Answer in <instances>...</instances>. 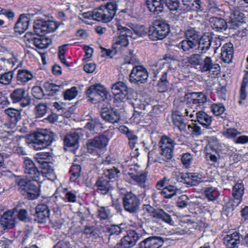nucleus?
I'll return each instance as SVG.
<instances>
[{
	"label": "nucleus",
	"mask_w": 248,
	"mask_h": 248,
	"mask_svg": "<svg viewBox=\"0 0 248 248\" xmlns=\"http://www.w3.org/2000/svg\"><path fill=\"white\" fill-rule=\"evenodd\" d=\"M13 78V73L11 71L3 72L0 76V83L3 85L9 84Z\"/></svg>",
	"instance_id": "nucleus-46"
},
{
	"label": "nucleus",
	"mask_w": 248,
	"mask_h": 248,
	"mask_svg": "<svg viewBox=\"0 0 248 248\" xmlns=\"http://www.w3.org/2000/svg\"><path fill=\"white\" fill-rule=\"evenodd\" d=\"M111 88L116 99L122 102L131 99L132 90L128 88L125 83L122 81L117 82L112 85Z\"/></svg>",
	"instance_id": "nucleus-8"
},
{
	"label": "nucleus",
	"mask_w": 248,
	"mask_h": 248,
	"mask_svg": "<svg viewBox=\"0 0 248 248\" xmlns=\"http://www.w3.org/2000/svg\"><path fill=\"white\" fill-rule=\"evenodd\" d=\"M170 31V27L166 21L157 19L154 21L152 26L149 29L150 38L155 41L165 38Z\"/></svg>",
	"instance_id": "nucleus-4"
},
{
	"label": "nucleus",
	"mask_w": 248,
	"mask_h": 248,
	"mask_svg": "<svg viewBox=\"0 0 248 248\" xmlns=\"http://www.w3.org/2000/svg\"><path fill=\"white\" fill-rule=\"evenodd\" d=\"M31 73L27 70H19L16 77L17 84L18 85H25L29 81L33 78Z\"/></svg>",
	"instance_id": "nucleus-31"
},
{
	"label": "nucleus",
	"mask_w": 248,
	"mask_h": 248,
	"mask_svg": "<svg viewBox=\"0 0 248 248\" xmlns=\"http://www.w3.org/2000/svg\"><path fill=\"white\" fill-rule=\"evenodd\" d=\"M62 85H57L53 83L46 82L44 84V87L48 94L54 95L60 91V88H62Z\"/></svg>",
	"instance_id": "nucleus-42"
},
{
	"label": "nucleus",
	"mask_w": 248,
	"mask_h": 248,
	"mask_svg": "<svg viewBox=\"0 0 248 248\" xmlns=\"http://www.w3.org/2000/svg\"><path fill=\"white\" fill-rule=\"evenodd\" d=\"M212 36L210 35L204 34L200 37L197 41L198 50L202 53L204 54L211 47Z\"/></svg>",
	"instance_id": "nucleus-20"
},
{
	"label": "nucleus",
	"mask_w": 248,
	"mask_h": 248,
	"mask_svg": "<svg viewBox=\"0 0 248 248\" xmlns=\"http://www.w3.org/2000/svg\"><path fill=\"white\" fill-rule=\"evenodd\" d=\"M97 212V217L101 220L108 219L110 217V211L108 207H99Z\"/></svg>",
	"instance_id": "nucleus-47"
},
{
	"label": "nucleus",
	"mask_w": 248,
	"mask_h": 248,
	"mask_svg": "<svg viewBox=\"0 0 248 248\" xmlns=\"http://www.w3.org/2000/svg\"><path fill=\"white\" fill-rule=\"evenodd\" d=\"M192 97L197 99L200 104H203L207 101L206 95L202 92H193Z\"/></svg>",
	"instance_id": "nucleus-60"
},
{
	"label": "nucleus",
	"mask_w": 248,
	"mask_h": 248,
	"mask_svg": "<svg viewBox=\"0 0 248 248\" xmlns=\"http://www.w3.org/2000/svg\"><path fill=\"white\" fill-rule=\"evenodd\" d=\"M119 173L120 171L114 167L107 170L104 174L109 179H115L118 177Z\"/></svg>",
	"instance_id": "nucleus-57"
},
{
	"label": "nucleus",
	"mask_w": 248,
	"mask_h": 248,
	"mask_svg": "<svg viewBox=\"0 0 248 248\" xmlns=\"http://www.w3.org/2000/svg\"><path fill=\"white\" fill-rule=\"evenodd\" d=\"M185 107L181 108L179 110H177L175 111L174 112H182L185 113V115H184L183 116H188L189 113H190L189 116L190 118H192L194 117V113L195 110H193V108L191 107H189L188 106V103H186L184 104Z\"/></svg>",
	"instance_id": "nucleus-55"
},
{
	"label": "nucleus",
	"mask_w": 248,
	"mask_h": 248,
	"mask_svg": "<svg viewBox=\"0 0 248 248\" xmlns=\"http://www.w3.org/2000/svg\"><path fill=\"white\" fill-rule=\"evenodd\" d=\"M127 137L129 140L130 146L131 148H134L138 141L137 136L134 133L133 131H131L130 133L127 134Z\"/></svg>",
	"instance_id": "nucleus-59"
},
{
	"label": "nucleus",
	"mask_w": 248,
	"mask_h": 248,
	"mask_svg": "<svg viewBox=\"0 0 248 248\" xmlns=\"http://www.w3.org/2000/svg\"><path fill=\"white\" fill-rule=\"evenodd\" d=\"M32 94L37 99H41L44 96L42 89L39 86H34L32 89Z\"/></svg>",
	"instance_id": "nucleus-61"
},
{
	"label": "nucleus",
	"mask_w": 248,
	"mask_h": 248,
	"mask_svg": "<svg viewBox=\"0 0 248 248\" xmlns=\"http://www.w3.org/2000/svg\"><path fill=\"white\" fill-rule=\"evenodd\" d=\"M197 46V41L187 39L182 40L177 45L178 47L186 54L193 52Z\"/></svg>",
	"instance_id": "nucleus-28"
},
{
	"label": "nucleus",
	"mask_w": 248,
	"mask_h": 248,
	"mask_svg": "<svg viewBox=\"0 0 248 248\" xmlns=\"http://www.w3.org/2000/svg\"><path fill=\"white\" fill-rule=\"evenodd\" d=\"M201 66V71L202 73L208 72L213 76H217L219 74L220 66L218 64L214 62L210 57L206 56Z\"/></svg>",
	"instance_id": "nucleus-17"
},
{
	"label": "nucleus",
	"mask_w": 248,
	"mask_h": 248,
	"mask_svg": "<svg viewBox=\"0 0 248 248\" xmlns=\"http://www.w3.org/2000/svg\"><path fill=\"white\" fill-rule=\"evenodd\" d=\"M117 10V6L115 2H111L95 9L93 11L84 13V15L92 17L94 20L108 22L114 17Z\"/></svg>",
	"instance_id": "nucleus-1"
},
{
	"label": "nucleus",
	"mask_w": 248,
	"mask_h": 248,
	"mask_svg": "<svg viewBox=\"0 0 248 248\" xmlns=\"http://www.w3.org/2000/svg\"><path fill=\"white\" fill-rule=\"evenodd\" d=\"M244 186L242 182L236 184L233 187L232 196L236 202L234 201L236 203V205H238L242 201V196L244 193Z\"/></svg>",
	"instance_id": "nucleus-34"
},
{
	"label": "nucleus",
	"mask_w": 248,
	"mask_h": 248,
	"mask_svg": "<svg viewBox=\"0 0 248 248\" xmlns=\"http://www.w3.org/2000/svg\"><path fill=\"white\" fill-rule=\"evenodd\" d=\"M146 4L151 12L158 15L164 11L165 0H147Z\"/></svg>",
	"instance_id": "nucleus-22"
},
{
	"label": "nucleus",
	"mask_w": 248,
	"mask_h": 248,
	"mask_svg": "<svg viewBox=\"0 0 248 248\" xmlns=\"http://www.w3.org/2000/svg\"><path fill=\"white\" fill-rule=\"evenodd\" d=\"M240 243L239 234L236 232L227 234L223 238V243L228 248H237Z\"/></svg>",
	"instance_id": "nucleus-23"
},
{
	"label": "nucleus",
	"mask_w": 248,
	"mask_h": 248,
	"mask_svg": "<svg viewBox=\"0 0 248 248\" xmlns=\"http://www.w3.org/2000/svg\"><path fill=\"white\" fill-rule=\"evenodd\" d=\"M187 128L189 132H191V134L193 135L199 136L202 133V130L200 126L194 123L187 125Z\"/></svg>",
	"instance_id": "nucleus-52"
},
{
	"label": "nucleus",
	"mask_w": 248,
	"mask_h": 248,
	"mask_svg": "<svg viewBox=\"0 0 248 248\" xmlns=\"http://www.w3.org/2000/svg\"><path fill=\"white\" fill-rule=\"evenodd\" d=\"M24 40L27 47L32 48L36 47L39 49L47 47L50 42L48 38L31 32H27L24 36Z\"/></svg>",
	"instance_id": "nucleus-5"
},
{
	"label": "nucleus",
	"mask_w": 248,
	"mask_h": 248,
	"mask_svg": "<svg viewBox=\"0 0 248 248\" xmlns=\"http://www.w3.org/2000/svg\"><path fill=\"white\" fill-rule=\"evenodd\" d=\"M155 218L159 219L170 225H173V221L170 215L162 209L157 208Z\"/></svg>",
	"instance_id": "nucleus-39"
},
{
	"label": "nucleus",
	"mask_w": 248,
	"mask_h": 248,
	"mask_svg": "<svg viewBox=\"0 0 248 248\" xmlns=\"http://www.w3.org/2000/svg\"><path fill=\"white\" fill-rule=\"evenodd\" d=\"M123 204L125 211L130 213H135L139 209L140 200L136 194L128 192L123 198Z\"/></svg>",
	"instance_id": "nucleus-11"
},
{
	"label": "nucleus",
	"mask_w": 248,
	"mask_h": 248,
	"mask_svg": "<svg viewBox=\"0 0 248 248\" xmlns=\"http://www.w3.org/2000/svg\"><path fill=\"white\" fill-rule=\"evenodd\" d=\"M128 174L138 185L144 187V183L147 179L146 175L144 173L139 171L135 168H131L130 169Z\"/></svg>",
	"instance_id": "nucleus-24"
},
{
	"label": "nucleus",
	"mask_w": 248,
	"mask_h": 248,
	"mask_svg": "<svg viewBox=\"0 0 248 248\" xmlns=\"http://www.w3.org/2000/svg\"><path fill=\"white\" fill-rule=\"evenodd\" d=\"M78 94L77 88L75 87H73L70 89L67 90L64 93V97L66 100H71L74 98Z\"/></svg>",
	"instance_id": "nucleus-56"
},
{
	"label": "nucleus",
	"mask_w": 248,
	"mask_h": 248,
	"mask_svg": "<svg viewBox=\"0 0 248 248\" xmlns=\"http://www.w3.org/2000/svg\"><path fill=\"white\" fill-rule=\"evenodd\" d=\"M34 220L39 223H45L49 220V212L48 206L44 203L38 204L36 207Z\"/></svg>",
	"instance_id": "nucleus-18"
},
{
	"label": "nucleus",
	"mask_w": 248,
	"mask_h": 248,
	"mask_svg": "<svg viewBox=\"0 0 248 248\" xmlns=\"http://www.w3.org/2000/svg\"><path fill=\"white\" fill-rule=\"evenodd\" d=\"M118 30L120 31V35L114 39L113 47L120 49L121 47H125L129 44L128 37L131 38L132 31L126 27L117 24Z\"/></svg>",
	"instance_id": "nucleus-13"
},
{
	"label": "nucleus",
	"mask_w": 248,
	"mask_h": 248,
	"mask_svg": "<svg viewBox=\"0 0 248 248\" xmlns=\"http://www.w3.org/2000/svg\"><path fill=\"white\" fill-rule=\"evenodd\" d=\"M187 60L188 63L192 65H202L203 61L202 53L192 54L187 58Z\"/></svg>",
	"instance_id": "nucleus-43"
},
{
	"label": "nucleus",
	"mask_w": 248,
	"mask_h": 248,
	"mask_svg": "<svg viewBox=\"0 0 248 248\" xmlns=\"http://www.w3.org/2000/svg\"><path fill=\"white\" fill-rule=\"evenodd\" d=\"M166 5L170 11H176L180 7L178 0H165Z\"/></svg>",
	"instance_id": "nucleus-54"
},
{
	"label": "nucleus",
	"mask_w": 248,
	"mask_h": 248,
	"mask_svg": "<svg viewBox=\"0 0 248 248\" xmlns=\"http://www.w3.org/2000/svg\"><path fill=\"white\" fill-rule=\"evenodd\" d=\"M185 113L182 112H173L171 115L173 125L181 131H186L187 126L182 118L185 115Z\"/></svg>",
	"instance_id": "nucleus-29"
},
{
	"label": "nucleus",
	"mask_w": 248,
	"mask_h": 248,
	"mask_svg": "<svg viewBox=\"0 0 248 248\" xmlns=\"http://www.w3.org/2000/svg\"><path fill=\"white\" fill-rule=\"evenodd\" d=\"M13 103L21 102L22 107H26L30 104L31 100L24 88H17L14 90L10 94Z\"/></svg>",
	"instance_id": "nucleus-16"
},
{
	"label": "nucleus",
	"mask_w": 248,
	"mask_h": 248,
	"mask_svg": "<svg viewBox=\"0 0 248 248\" xmlns=\"http://www.w3.org/2000/svg\"><path fill=\"white\" fill-rule=\"evenodd\" d=\"M232 22H238L242 23L244 21V15L239 12H235L231 16Z\"/></svg>",
	"instance_id": "nucleus-62"
},
{
	"label": "nucleus",
	"mask_w": 248,
	"mask_h": 248,
	"mask_svg": "<svg viewBox=\"0 0 248 248\" xmlns=\"http://www.w3.org/2000/svg\"><path fill=\"white\" fill-rule=\"evenodd\" d=\"M97 186V191L102 194H106L111 189L110 182L103 177H100L95 183Z\"/></svg>",
	"instance_id": "nucleus-32"
},
{
	"label": "nucleus",
	"mask_w": 248,
	"mask_h": 248,
	"mask_svg": "<svg viewBox=\"0 0 248 248\" xmlns=\"http://www.w3.org/2000/svg\"><path fill=\"white\" fill-rule=\"evenodd\" d=\"M197 119V121L206 128H208L212 123V118L211 116L202 111H199L194 113Z\"/></svg>",
	"instance_id": "nucleus-33"
},
{
	"label": "nucleus",
	"mask_w": 248,
	"mask_h": 248,
	"mask_svg": "<svg viewBox=\"0 0 248 248\" xmlns=\"http://www.w3.org/2000/svg\"><path fill=\"white\" fill-rule=\"evenodd\" d=\"M162 157L160 156H158L157 154L154 150L150 151L148 153V162L150 163H153L155 162L162 163Z\"/></svg>",
	"instance_id": "nucleus-53"
},
{
	"label": "nucleus",
	"mask_w": 248,
	"mask_h": 248,
	"mask_svg": "<svg viewBox=\"0 0 248 248\" xmlns=\"http://www.w3.org/2000/svg\"><path fill=\"white\" fill-rule=\"evenodd\" d=\"M182 5L180 10L184 13L190 11H197L200 9V0H182Z\"/></svg>",
	"instance_id": "nucleus-27"
},
{
	"label": "nucleus",
	"mask_w": 248,
	"mask_h": 248,
	"mask_svg": "<svg viewBox=\"0 0 248 248\" xmlns=\"http://www.w3.org/2000/svg\"><path fill=\"white\" fill-rule=\"evenodd\" d=\"M109 139L104 135H100L88 140L87 147L88 152L92 154L104 149L107 146Z\"/></svg>",
	"instance_id": "nucleus-10"
},
{
	"label": "nucleus",
	"mask_w": 248,
	"mask_h": 248,
	"mask_svg": "<svg viewBox=\"0 0 248 248\" xmlns=\"http://www.w3.org/2000/svg\"><path fill=\"white\" fill-rule=\"evenodd\" d=\"M101 116L103 120L112 124L118 123L120 120L119 114L112 109H103L101 112Z\"/></svg>",
	"instance_id": "nucleus-25"
},
{
	"label": "nucleus",
	"mask_w": 248,
	"mask_h": 248,
	"mask_svg": "<svg viewBox=\"0 0 248 248\" xmlns=\"http://www.w3.org/2000/svg\"><path fill=\"white\" fill-rule=\"evenodd\" d=\"M4 113L9 117V120L12 124L16 125L21 118L20 111L12 108L4 110Z\"/></svg>",
	"instance_id": "nucleus-35"
},
{
	"label": "nucleus",
	"mask_w": 248,
	"mask_h": 248,
	"mask_svg": "<svg viewBox=\"0 0 248 248\" xmlns=\"http://www.w3.org/2000/svg\"><path fill=\"white\" fill-rule=\"evenodd\" d=\"M89 100L104 101L107 98V92L104 87L100 84L91 86L86 91Z\"/></svg>",
	"instance_id": "nucleus-15"
},
{
	"label": "nucleus",
	"mask_w": 248,
	"mask_h": 248,
	"mask_svg": "<svg viewBox=\"0 0 248 248\" xmlns=\"http://www.w3.org/2000/svg\"><path fill=\"white\" fill-rule=\"evenodd\" d=\"M233 45L231 43H226L221 48V58L226 63H230L233 58Z\"/></svg>",
	"instance_id": "nucleus-26"
},
{
	"label": "nucleus",
	"mask_w": 248,
	"mask_h": 248,
	"mask_svg": "<svg viewBox=\"0 0 248 248\" xmlns=\"http://www.w3.org/2000/svg\"><path fill=\"white\" fill-rule=\"evenodd\" d=\"M100 127V123L97 120H91L88 122L85 126V128L87 131L91 132H96L95 130Z\"/></svg>",
	"instance_id": "nucleus-50"
},
{
	"label": "nucleus",
	"mask_w": 248,
	"mask_h": 248,
	"mask_svg": "<svg viewBox=\"0 0 248 248\" xmlns=\"http://www.w3.org/2000/svg\"><path fill=\"white\" fill-rule=\"evenodd\" d=\"M211 108L213 113L216 116H219L225 111V108L222 104H213L211 106Z\"/></svg>",
	"instance_id": "nucleus-51"
},
{
	"label": "nucleus",
	"mask_w": 248,
	"mask_h": 248,
	"mask_svg": "<svg viewBox=\"0 0 248 248\" xmlns=\"http://www.w3.org/2000/svg\"><path fill=\"white\" fill-rule=\"evenodd\" d=\"M186 39L197 41L200 38V33L195 28L188 26L184 31Z\"/></svg>",
	"instance_id": "nucleus-40"
},
{
	"label": "nucleus",
	"mask_w": 248,
	"mask_h": 248,
	"mask_svg": "<svg viewBox=\"0 0 248 248\" xmlns=\"http://www.w3.org/2000/svg\"><path fill=\"white\" fill-rule=\"evenodd\" d=\"M162 238L158 236H151L146 238L140 244V248H159L163 244Z\"/></svg>",
	"instance_id": "nucleus-21"
},
{
	"label": "nucleus",
	"mask_w": 248,
	"mask_h": 248,
	"mask_svg": "<svg viewBox=\"0 0 248 248\" xmlns=\"http://www.w3.org/2000/svg\"><path fill=\"white\" fill-rule=\"evenodd\" d=\"M79 136L76 132L71 133L65 136L64 139V143L68 147L75 146L78 143Z\"/></svg>",
	"instance_id": "nucleus-38"
},
{
	"label": "nucleus",
	"mask_w": 248,
	"mask_h": 248,
	"mask_svg": "<svg viewBox=\"0 0 248 248\" xmlns=\"http://www.w3.org/2000/svg\"><path fill=\"white\" fill-rule=\"evenodd\" d=\"M175 141L170 137L163 136L159 141L160 154L162 160L167 161L170 160L172 156Z\"/></svg>",
	"instance_id": "nucleus-7"
},
{
	"label": "nucleus",
	"mask_w": 248,
	"mask_h": 248,
	"mask_svg": "<svg viewBox=\"0 0 248 248\" xmlns=\"http://www.w3.org/2000/svg\"><path fill=\"white\" fill-rule=\"evenodd\" d=\"M192 155L188 153L184 154L181 157V161L182 163L186 166H189L192 160Z\"/></svg>",
	"instance_id": "nucleus-63"
},
{
	"label": "nucleus",
	"mask_w": 248,
	"mask_h": 248,
	"mask_svg": "<svg viewBox=\"0 0 248 248\" xmlns=\"http://www.w3.org/2000/svg\"><path fill=\"white\" fill-rule=\"evenodd\" d=\"M16 184L18 186V189L22 193H26L29 199L34 200L37 198L39 195V189L32 181L24 179L16 180Z\"/></svg>",
	"instance_id": "nucleus-6"
},
{
	"label": "nucleus",
	"mask_w": 248,
	"mask_h": 248,
	"mask_svg": "<svg viewBox=\"0 0 248 248\" xmlns=\"http://www.w3.org/2000/svg\"><path fill=\"white\" fill-rule=\"evenodd\" d=\"M23 169L26 177L33 181L40 182V177L43 176L41 171H39L33 161L29 157H24Z\"/></svg>",
	"instance_id": "nucleus-9"
},
{
	"label": "nucleus",
	"mask_w": 248,
	"mask_h": 248,
	"mask_svg": "<svg viewBox=\"0 0 248 248\" xmlns=\"http://www.w3.org/2000/svg\"><path fill=\"white\" fill-rule=\"evenodd\" d=\"M54 134L49 131L44 130L29 135L27 140L31 143L32 147L36 150H42L50 145L54 140Z\"/></svg>",
	"instance_id": "nucleus-2"
},
{
	"label": "nucleus",
	"mask_w": 248,
	"mask_h": 248,
	"mask_svg": "<svg viewBox=\"0 0 248 248\" xmlns=\"http://www.w3.org/2000/svg\"><path fill=\"white\" fill-rule=\"evenodd\" d=\"M49 156H50V153L49 152H41L38 153L36 155L35 159L39 163L44 164L46 163V162L44 161L43 160L47 158Z\"/></svg>",
	"instance_id": "nucleus-58"
},
{
	"label": "nucleus",
	"mask_w": 248,
	"mask_h": 248,
	"mask_svg": "<svg viewBox=\"0 0 248 248\" xmlns=\"http://www.w3.org/2000/svg\"><path fill=\"white\" fill-rule=\"evenodd\" d=\"M35 114L37 117H42L44 116L47 111V107L46 103H39L35 107Z\"/></svg>",
	"instance_id": "nucleus-49"
},
{
	"label": "nucleus",
	"mask_w": 248,
	"mask_h": 248,
	"mask_svg": "<svg viewBox=\"0 0 248 248\" xmlns=\"http://www.w3.org/2000/svg\"><path fill=\"white\" fill-rule=\"evenodd\" d=\"M33 28L37 35L44 36L46 33L54 31L57 27L54 21L37 19L34 22Z\"/></svg>",
	"instance_id": "nucleus-14"
},
{
	"label": "nucleus",
	"mask_w": 248,
	"mask_h": 248,
	"mask_svg": "<svg viewBox=\"0 0 248 248\" xmlns=\"http://www.w3.org/2000/svg\"><path fill=\"white\" fill-rule=\"evenodd\" d=\"M178 190L179 189L177 188L175 186L169 185L163 188L162 190L160 192V193L163 198L170 199L176 195Z\"/></svg>",
	"instance_id": "nucleus-41"
},
{
	"label": "nucleus",
	"mask_w": 248,
	"mask_h": 248,
	"mask_svg": "<svg viewBox=\"0 0 248 248\" xmlns=\"http://www.w3.org/2000/svg\"><path fill=\"white\" fill-rule=\"evenodd\" d=\"M131 100V103L133 106L135 111L140 113L139 110H145L147 106V104H145L143 101H142L140 98H134L130 99Z\"/></svg>",
	"instance_id": "nucleus-44"
},
{
	"label": "nucleus",
	"mask_w": 248,
	"mask_h": 248,
	"mask_svg": "<svg viewBox=\"0 0 248 248\" xmlns=\"http://www.w3.org/2000/svg\"><path fill=\"white\" fill-rule=\"evenodd\" d=\"M181 182L190 185L196 186L198 183V177L193 173H181L180 174Z\"/></svg>",
	"instance_id": "nucleus-37"
},
{
	"label": "nucleus",
	"mask_w": 248,
	"mask_h": 248,
	"mask_svg": "<svg viewBox=\"0 0 248 248\" xmlns=\"http://www.w3.org/2000/svg\"><path fill=\"white\" fill-rule=\"evenodd\" d=\"M209 22L211 27L217 31L226 29L227 28V23L222 18L215 16L211 17L210 18Z\"/></svg>",
	"instance_id": "nucleus-36"
},
{
	"label": "nucleus",
	"mask_w": 248,
	"mask_h": 248,
	"mask_svg": "<svg viewBox=\"0 0 248 248\" xmlns=\"http://www.w3.org/2000/svg\"><path fill=\"white\" fill-rule=\"evenodd\" d=\"M204 194L206 197L211 201L216 200L219 195L217 189L213 187H207L204 191Z\"/></svg>",
	"instance_id": "nucleus-45"
},
{
	"label": "nucleus",
	"mask_w": 248,
	"mask_h": 248,
	"mask_svg": "<svg viewBox=\"0 0 248 248\" xmlns=\"http://www.w3.org/2000/svg\"><path fill=\"white\" fill-rule=\"evenodd\" d=\"M30 19L25 14L20 15L16 22L15 29L16 32L20 34L23 33L28 28L29 25Z\"/></svg>",
	"instance_id": "nucleus-30"
},
{
	"label": "nucleus",
	"mask_w": 248,
	"mask_h": 248,
	"mask_svg": "<svg viewBox=\"0 0 248 248\" xmlns=\"http://www.w3.org/2000/svg\"><path fill=\"white\" fill-rule=\"evenodd\" d=\"M122 229L119 226L113 225L111 226L108 230L110 235H119L122 232Z\"/></svg>",
	"instance_id": "nucleus-64"
},
{
	"label": "nucleus",
	"mask_w": 248,
	"mask_h": 248,
	"mask_svg": "<svg viewBox=\"0 0 248 248\" xmlns=\"http://www.w3.org/2000/svg\"><path fill=\"white\" fill-rule=\"evenodd\" d=\"M145 235V232L141 226L133 228L128 231L115 248H131Z\"/></svg>",
	"instance_id": "nucleus-3"
},
{
	"label": "nucleus",
	"mask_w": 248,
	"mask_h": 248,
	"mask_svg": "<svg viewBox=\"0 0 248 248\" xmlns=\"http://www.w3.org/2000/svg\"><path fill=\"white\" fill-rule=\"evenodd\" d=\"M16 208L4 213L0 219V224L4 229L13 228L16 224Z\"/></svg>",
	"instance_id": "nucleus-19"
},
{
	"label": "nucleus",
	"mask_w": 248,
	"mask_h": 248,
	"mask_svg": "<svg viewBox=\"0 0 248 248\" xmlns=\"http://www.w3.org/2000/svg\"><path fill=\"white\" fill-rule=\"evenodd\" d=\"M80 171L81 167L79 165H73L70 170L71 174L70 180L75 182L79 177Z\"/></svg>",
	"instance_id": "nucleus-48"
},
{
	"label": "nucleus",
	"mask_w": 248,
	"mask_h": 248,
	"mask_svg": "<svg viewBox=\"0 0 248 248\" xmlns=\"http://www.w3.org/2000/svg\"><path fill=\"white\" fill-rule=\"evenodd\" d=\"M148 73L143 66H134L129 75V81L131 83L140 85L147 81Z\"/></svg>",
	"instance_id": "nucleus-12"
}]
</instances>
